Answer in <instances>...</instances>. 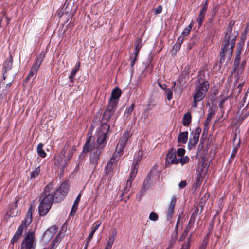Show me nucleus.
I'll use <instances>...</instances> for the list:
<instances>
[{"label":"nucleus","mask_w":249,"mask_h":249,"mask_svg":"<svg viewBox=\"0 0 249 249\" xmlns=\"http://www.w3.org/2000/svg\"><path fill=\"white\" fill-rule=\"evenodd\" d=\"M69 189V184L68 180H65L57 189L59 191L62 192L66 196L67 195Z\"/></svg>","instance_id":"23"},{"label":"nucleus","mask_w":249,"mask_h":249,"mask_svg":"<svg viewBox=\"0 0 249 249\" xmlns=\"http://www.w3.org/2000/svg\"><path fill=\"white\" fill-rule=\"evenodd\" d=\"M203 209V205L202 202H199L198 206L196 208V209L194 210V212L197 213L198 214H200Z\"/></svg>","instance_id":"48"},{"label":"nucleus","mask_w":249,"mask_h":249,"mask_svg":"<svg viewBox=\"0 0 249 249\" xmlns=\"http://www.w3.org/2000/svg\"><path fill=\"white\" fill-rule=\"evenodd\" d=\"M242 49V47L241 46H239L237 47L236 50V56L234 59V66L235 69H237L238 67L239 63L240 62L241 60V50Z\"/></svg>","instance_id":"20"},{"label":"nucleus","mask_w":249,"mask_h":249,"mask_svg":"<svg viewBox=\"0 0 249 249\" xmlns=\"http://www.w3.org/2000/svg\"><path fill=\"white\" fill-rule=\"evenodd\" d=\"M198 42V37L196 34L193 35L191 38L190 39L188 45V49H191L195 44Z\"/></svg>","instance_id":"30"},{"label":"nucleus","mask_w":249,"mask_h":249,"mask_svg":"<svg viewBox=\"0 0 249 249\" xmlns=\"http://www.w3.org/2000/svg\"><path fill=\"white\" fill-rule=\"evenodd\" d=\"M192 120V116L190 113L187 112L185 114L183 117L182 119V124L184 126H188Z\"/></svg>","instance_id":"28"},{"label":"nucleus","mask_w":249,"mask_h":249,"mask_svg":"<svg viewBox=\"0 0 249 249\" xmlns=\"http://www.w3.org/2000/svg\"><path fill=\"white\" fill-rule=\"evenodd\" d=\"M130 137V135L129 132L128 131L126 132L123 134L119 142L125 146L126 144L127 141Z\"/></svg>","instance_id":"34"},{"label":"nucleus","mask_w":249,"mask_h":249,"mask_svg":"<svg viewBox=\"0 0 249 249\" xmlns=\"http://www.w3.org/2000/svg\"><path fill=\"white\" fill-rule=\"evenodd\" d=\"M65 157L57 155L54 158V165L55 166L61 165L64 163Z\"/></svg>","instance_id":"40"},{"label":"nucleus","mask_w":249,"mask_h":249,"mask_svg":"<svg viewBox=\"0 0 249 249\" xmlns=\"http://www.w3.org/2000/svg\"><path fill=\"white\" fill-rule=\"evenodd\" d=\"M149 218L151 221H156L158 219V215L155 213L152 212L150 213Z\"/></svg>","instance_id":"53"},{"label":"nucleus","mask_w":249,"mask_h":249,"mask_svg":"<svg viewBox=\"0 0 249 249\" xmlns=\"http://www.w3.org/2000/svg\"><path fill=\"white\" fill-rule=\"evenodd\" d=\"M205 14L199 12L196 19V22L198 23V27H200L203 22Z\"/></svg>","instance_id":"42"},{"label":"nucleus","mask_w":249,"mask_h":249,"mask_svg":"<svg viewBox=\"0 0 249 249\" xmlns=\"http://www.w3.org/2000/svg\"><path fill=\"white\" fill-rule=\"evenodd\" d=\"M13 61V57L10 53L9 56L7 58L6 60L3 64L2 76L4 80H5L7 76V75L6 74L7 72L12 68Z\"/></svg>","instance_id":"10"},{"label":"nucleus","mask_w":249,"mask_h":249,"mask_svg":"<svg viewBox=\"0 0 249 249\" xmlns=\"http://www.w3.org/2000/svg\"><path fill=\"white\" fill-rule=\"evenodd\" d=\"M202 178H201V174L198 173L197 174L195 178V182L194 184V187L195 189L198 188L202 183Z\"/></svg>","instance_id":"33"},{"label":"nucleus","mask_w":249,"mask_h":249,"mask_svg":"<svg viewBox=\"0 0 249 249\" xmlns=\"http://www.w3.org/2000/svg\"><path fill=\"white\" fill-rule=\"evenodd\" d=\"M81 194L80 193L77 196L74 202V203L72 205L73 207H76V208H78V204H79V203L80 202V199H81Z\"/></svg>","instance_id":"54"},{"label":"nucleus","mask_w":249,"mask_h":249,"mask_svg":"<svg viewBox=\"0 0 249 249\" xmlns=\"http://www.w3.org/2000/svg\"><path fill=\"white\" fill-rule=\"evenodd\" d=\"M190 244L189 243H184L181 245L180 249H189Z\"/></svg>","instance_id":"63"},{"label":"nucleus","mask_w":249,"mask_h":249,"mask_svg":"<svg viewBox=\"0 0 249 249\" xmlns=\"http://www.w3.org/2000/svg\"><path fill=\"white\" fill-rule=\"evenodd\" d=\"M138 55H136V54H132L130 56V59H131V64H130V67L131 69L132 70V71H133V67L135 64L136 61L137 60Z\"/></svg>","instance_id":"50"},{"label":"nucleus","mask_w":249,"mask_h":249,"mask_svg":"<svg viewBox=\"0 0 249 249\" xmlns=\"http://www.w3.org/2000/svg\"><path fill=\"white\" fill-rule=\"evenodd\" d=\"M135 107V103L132 104L130 106H128L126 107L124 116H126V117H128L131 116L132 112L134 110V109Z\"/></svg>","instance_id":"37"},{"label":"nucleus","mask_w":249,"mask_h":249,"mask_svg":"<svg viewBox=\"0 0 249 249\" xmlns=\"http://www.w3.org/2000/svg\"><path fill=\"white\" fill-rule=\"evenodd\" d=\"M209 88V82L207 81H203L196 87L195 90L206 95Z\"/></svg>","instance_id":"15"},{"label":"nucleus","mask_w":249,"mask_h":249,"mask_svg":"<svg viewBox=\"0 0 249 249\" xmlns=\"http://www.w3.org/2000/svg\"><path fill=\"white\" fill-rule=\"evenodd\" d=\"M142 47V39L139 38L135 43V49L132 54L138 55L139 52Z\"/></svg>","instance_id":"25"},{"label":"nucleus","mask_w":249,"mask_h":249,"mask_svg":"<svg viewBox=\"0 0 249 249\" xmlns=\"http://www.w3.org/2000/svg\"><path fill=\"white\" fill-rule=\"evenodd\" d=\"M245 64H246L245 61H242L241 63V64L239 62V64H238V67L237 68V69H235V66H234V63L233 64V68L232 73H233L234 72H235L236 71H237V73L238 74H242V73L244 71Z\"/></svg>","instance_id":"29"},{"label":"nucleus","mask_w":249,"mask_h":249,"mask_svg":"<svg viewBox=\"0 0 249 249\" xmlns=\"http://www.w3.org/2000/svg\"><path fill=\"white\" fill-rule=\"evenodd\" d=\"M66 196L58 189L53 195L50 194L46 195L40 202L38 206V213L40 216H45L52 207L53 202L57 203L62 201Z\"/></svg>","instance_id":"2"},{"label":"nucleus","mask_w":249,"mask_h":249,"mask_svg":"<svg viewBox=\"0 0 249 249\" xmlns=\"http://www.w3.org/2000/svg\"><path fill=\"white\" fill-rule=\"evenodd\" d=\"M150 179V176L148 175L146 179L144 180L142 187L140 191L141 196L139 198H141L142 195L145 193L146 190L148 188L149 186V182Z\"/></svg>","instance_id":"32"},{"label":"nucleus","mask_w":249,"mask_h":249,"mask_svg":"<svg viewBox=\"0 0 249 249\" xmlns=\"http://www.w3.org/2000/svg\"><path fill=\"white\" fill-rule=\"evenodd\" d=\"M114 241V240H113V239L108 238V241L107 242L106 246L112 248V246L113 244Z\"/></svg>","instance_id":"61"},{"label":"nucleus","mask_w":249,"mask_h":249,"mask_svg":"<svg viewBox=\"0 0 249 249\" xmlns=\"http://www.w3.org/2000/svg\"><path fill=\"white\" fill-rule=\"evenodd\" d=\"M80 66V62L77 63L76 65L75 66L74 69L71 71V73L69 77L70 81L71 82H73L74 80V77L75 76L77 71L79 70Z\"/></svg>","instance_id":"27"},{"label":"nucleus","mask_w":249,"mask_h":249,"mask_svg":"<svg viewBox=\"0 0 249 249\" xmlns=\"http://www.w3.org/2000/svg\"><path fill=\"white\" fill-rule=\"evenodd\" d=\"M117 106V103H115V102H111V103L108 102L107 108L103 113L101 122L104 120L107 122L109 121L116 110Z\"/></svg>","instance_id":"7"},{"label":"nucleus","mask_w":249,"mask_h":249,"mask_svg":"<svg viewBox=\"0 0 249 249\" xmlns=\"http://www.w3.org/2000/svg\"><path fill=\"white\" fill-rule=\"evenodd\" d=\"M95 231H94L93 230H92L91 229V231L90 233H89V235L88 237L87 238V240L88 242H90V240L92 238L93 236L94 233L95 232Z\"/></svg>","instance_id":"60"},{"label":"nucleus","mask_w":249,"mask_h":249,"mask_svg":"<svg viewBox=\"0 0 249 249\" xmlns=\"http://www.w3.org/2000/svg\"><path fill=\"white\" fill-rule=\"evenodd\" d=\"M188 137V133L187 131L181 132L179 134L178 137V142L186 144L187 142Z\"/></svg>","instance_id":"21"},{"label":"nucleus","mask_w":249,"mask_h":249,"mask_svg":"<svg viewBox=\"0 0 249 249\" xmlns=\"http://www.w3.org/2000/svg\"><path fill=\"white\" fill-rule=\"evenodd\" d=\"M219 10L218 5H215L212 10V18H213L216 15L217 12Z\"/></svg>","instance_id":"56"},{"label":"nucleus","mask_w":249,"mask_h":249,"mask_svg":"<svg viewBox=\"0 0 249 249\" xmlns=\"http://www.w3.org/2000/svg\"><path fill=\"white\" fill-rule=\"evenodd\" d=\"M162 10V7L161 5H159L155 10V14H159L161 13Z\"/></svg>","instance_id":"59"},{"label":"nucleus","mask_w":249,"mask_h":249,"mask_svg":"<svg viewBox=\"0 0 249 249\" xmlns=\"http://www.w3.org/2000/svg\"><path fill=\"white\" fill-rule=\"evenodd\" d=\"M121 95V91L118 87H115L112 90L110 99L108 102H118V100Z\"/></svg>","instance_id":"16"},{"label":"nucleus","mask_w":249,"mask_h":249,"mask_svg":"<svg viewBox=\"0 0 249 249\" xmlns=\"http://www.w3.org/2000/svg\"><path fill=\"white\" fill-rule=\"evenodd\" d=\"M189 161V159L187 156H182L179 158H178V164L180 163L182 165H184Z\"/></svg>","instance_id":"45"},{"label":"nucleus","mask_w":249,"mask_h":249,"mask_svg":"<svg viewBox=\"0 0 249 249\" xmlns=\"http://www.w3.org/2000/svg\"><path fill=\"white\" fill-rule=\"evenodd\" d=\"M63 237L64 235H61L60 232H59L54 239L50 249H55L59 245V243L61 241V240Z\"/></svg>","instance_id":"24"},{"label":"nucleus","mask_w":249,"mask_h":249,"mask_svg":"<svg viewBox=\"0 0 249 249\" xmlns=\"http://www.w3.org/2000/svg\"><path fill=\"white\" fill-rule=\"evenodd\" d=\"M37 71L38 70L31 67L30 71L28 76L26 77L25 80L26 81H28L32 78H33L34 79L36 76Z\"/></svg>","instance_id":"35"},{"label":"nucleus","mask_w":249,"mask_h":249,"mask_svg":"<svg viewBox=\"0 0 249 249\" xmlns=\"http://www.w3.org/2000/svg\"><path fill=\"white\" fill-rule=\"evenodd\" d=\"M249 31V24H248L246 27L245 28L244 32L241 35V40L243 41H244L247 38V34Z\"/></svg>","instance_id":"47"},{"label":"nucleus","mask_w":249,"mask_h":249,"mask_svg":"<svg viewBox=\"0 0 249 249\" xmlns=\"http://www.w3.org/2000/svg\"><path fill=\"white\" fill-rule=\"evenodd\" d=\"M248 100H249V101H248V103H249V91H247V92L245 93V95H244V98H243V99L242 101H243V102H244V103H245V102H246V100L248 99Z\"/></svg>","instance_id":"64"},{"label":"nucleus","mask_w":249,"mask_h":249,"mask_svg":"<svg viewBox=\"0 0 249 249\" xmlns=\"http://www.w3.org/2000/svg\"><path fill=\"white\" fill-rule=\"evenodd\" d=\"M165 93L167 95V99L168 101H170L173 98V92L171 89L167 88L165 89Z\"/></svg>","instance_id":"51"},{"label":"nucleus","mask_w":249,"mask_h":249,"mask_svg":"<svg viewBox=\"0 0 249 249\" xmlns=\"http://www.w3.org/2000/svg\"><path fill=\"white\" fill-rule=\"evenodd\" d=\"M144 152L142 149H140L136 156L134 158L135 163L138 164L139 162L141 160V159L143 157Z\"/></svg>","instance_id":"38"},{"label":"nucleus","mask_w":249,"mask_h":249,"mask_svg":"<svg viewBox=\"0 0 249 249\" xmlns=\"http://www.w3.org/2000/svg\"><path fill=\"white\" fill-rule=\"evenodd\" d=\"M177 201V197L176 195L172 196L168 208L166 212V218L168 221H170L172 218V215L174 213L175 207Z\"/></svg>","instance_id":"9"},{"label":"nucleus","mask_w":249,"mask_h":249,"mask_svg":"<svg viewBox=\"0 0 249 249\" xmlns=\"http://www.w3.org/2000/svg\"><path fill=\"white\" fill-rule=\"evenodd\" d=\"M185 152V150L183 148H178L176 151V154L179 157H182Z\"/></svg>","instance_id":"57"},{"label":"nucleus","mask_w":249,"mask_h":249,"mask_svg":"<svg viewBox=\"0 0 249 249\" xmlns=\"http://www.w3.org/2000/svg\"><path fill=\"white\" fill-rule=\"evenodd\" d=\"M75 150L76 146L75 145L72 146V147H71V149L69 150L67 156H65L64 161L69 163V161L71 160L72 157H73L74 151Z\"/></svg>","instance_id":"26"},{"label":"nucleus","mask_w":249,"mask_h":249,"mask_svg":"<svg viewBox=\"0 0 249 249\" xmlns=\"http://www.w3.org/2000/svg\"><path fill=\"white\" fill-rule=\"evenodd\" d=\"M206 95L195 90L193 95V103L192 104L191 109L193 108H196L197 107V103L203 100Z\"/></svg>","instance_id":"13"},{"label":"nucleus","mask_w":249,"mask_h":249,"mask_svg":"<svg viewBox=\"0 0 249 249\" xmlns=\"http://www.w3.org/2000/svg\"><path fill=\"white\" fill-rule=\"evenodd\" d=\"M36 242L35 232L32 231H29L22 240L20 249H35Z\"/></svg>","instance_id":"4"},{"label":"nucleus","mask_w":249,"mask_h":249,"mask_svg":"<svg viewBox=\"0 0 249 249\" xmlns=\"http://www.w3.org/2000/svg\"><path fill=\"white\" fill-rule=\"evenodd\" d=\"M201 132V128L197 127L194 131H192L190 133V136L188 143V147L189 149H192L196 147L198 142Z\"/></svg>","instance_id":"6"},{"label":"nucleus","mask_w":249,"mask_h":249,"mask_svg":"<svg viewBox=\"0 0 249 249\" xmlns=\"http://www.w3.org/2000/svg\"><path fill=\"white\" fill-rule=\"evenodd\" d=\"M236 153V150L235 149H234L232 151V153H231V155L230 158V159L229 160V162L230 163H231L232 162L233 160V159H234V157L235 156Z\"/></svg>","instance_id":"58"},{"label":"nucleus","mask_w":249,"mask_h":249,"mask_svg":"<svg viewBox=\"0 0 249 249\" xmlns=\"http://www.w3.org/2000/svg\"><path fill=\"white\" fill-rule=\"evenodd\" d=\"M43 144L42 143H40L38 144L37 146V152L38 155L42 157L45 158L46 156V153L43 149Z\"/></svg>","instance_id":"36"},{"label":"nucleus","mask_w":249,"mask_h":249,"mask_svg":"<svg viewBox=\"0 0 249 249\" xmlns=\"http://www.w3.org/2000/svg\"><path fill=\"white\" fill-rule=\"evenodd\" d=\"M69 145H70V143L68 141H67L66 142L63 149L58 155L61 157H65V153L69 148Z\"/></svg>","instance_id":"46"},{"label":"nucleus","mask_w":249,"mask_h":249,"mask_svg":"<svg viewBox=\"0 0 249 249\" xmlns=\"http://www.w3.org/2000/svg\"><path fill=\"white\" fill-rule=\"evenodd\" d=\"M69 163L64 161V163L61 165H58L56 167L59 168L60 172L61 174H63L65 168L68 165Z\"/></svg>","instance_id":"52"},{"label":"nucleus","mask_w":249,"mask_h":249,"mask_svg":"<svg viewBox=\"0 0 249 249\" xmlns=\"http://www.w3.org/2000/svg\"><path fill=\"white\" fill-rule=\"evenodd\" d=\"M73 2L72 0H66L62 8V14L65 13H68L69 12L72 8V4Z\"/></svg>","instance_id":"22"},{"label":"nucleus","mask_w":249,"mask_h":249,"mask_svg":"<svg viewBox=\"0 0 249 249\" xmlns=\"http://www.w3.org/2000/svg\"><path fill=\"white\" fill-rule=\"evenodd\" d=\"M113 161L109 160L106 166L105 172L106 174H108L112 169Z\"/></svg>","instance_id":"49"},{"label":"nucleus","mask_w":249,"mask_h":249,"mask_svg":"<svg viewBox=\"0 0 249 249\" xmlns=\"http://www.w3.org/2000/svg\"><path fill=\"white\" fill-rule=\"evenodd\" d=\"M53 187V183L52 182H50L44 188V190L42 193V196H43L44 197L46 195H48V194H49V192L52 190Z\"/></svg>","instance_id":"39"},{"label":"nucleus","mask_w":249,"mask_h":249,"mask_svg":"<svg viewBox=\"0 0 249 249\" xmlns=\"http://www.w3.org/2000/svg\"><path fill=\"white\" fill-rule=\"evenodd\" d=\"M32 207L31 206L27 213L26 219L22 222L20 225H22L23 227H26L32 222Z\"/></svg>","instance_id":"18"},{"label":"nucleus","mask_w":249,"mask_h":249,"mask_svg":"<svg viewBox=\"0 0 249 249\" xmlns=\"http://www.w3.org/2000/svg\"><path fill=\"white\" fill-rule=\"evenodd\" d=\"M23 229L24 227H23L22 225H20L18 227L13 238L11 240V244L14 245L15 243L18 240L22 235Z\"/></svg>","instance_id":"19"},{"label":"nucleus","mask_w":249,"mask_h":249,"mask_svg":"<svg viewBox=\"0 0 249 249\" xmlns=\"http://www.w3.org/2000/svg\"><path fill=\"white\" fill-rule=\"evenodd\" d=\"M178 159L176 157V150L172 148L168 150L165 159V166L167 167L170 166L171 164H178Z\"/></svg>","instance_id":"8"},{"label":"nucleus","mask_w":249,"mask_h":249,"mask_svg":"<svg viewBox=\"0 0 249 249\" xmlns=\"http://www.w3.org/2000/svg\"><path fill=\"white\" fill-rule=\"evenodd\" d=\"M95 145L93 143L92 136H88L86 138L82 149V152L84 153H87L93 150V151L90 153L89 160L90 164L93 165L94 167L97 165L100 155L106 145L105 144L100 145L96 143V147L95 149H94L93 147L95 146Z\"/></svg>","instance_id":"3"},{"label":"nucleus","mask_w":249,"mask_h":249,"mask_svg":"<svg viewBox=\"0 0 249 249\" xmlns=\"http://www.w3.org/2000/svg\"><path fill=\"white\" fill-rule=\"evenodd\" d=\"M138 172V164H136L135 163H134L133 164V167L131 168V171L130 173V176L129 178H130L129 179L133 180L135 178L136 174Z\"/></svg>","instance_id":"31"},{"label":"nucleus","mask_w":249,"mask_h":249,"mask_svg":"<svg viewBox=\"0 0 249 249\" xmlns=\"http://www.w3.org/2000/svg\"><path fill=\"white\" fill-rule=\"evenodd\" d=\"M45 56V53L44 51H41V53L38 54L36 59L35 64L32 66V68H35L38 70Z\"/></svg>","instance_id":"17"},{"label":"nucleus","mask_w":249,"mask_h":249,"mask_svg":"<svg viewBox=\"0 0 249 249\" xmlns=\"http://www.w3.org/2000/svg\"><path fill=\"white\" fill-rule=\"evenodd\" d=\"M94 224H95V225L94 226L92 227L91 228V229L92 230H93L94 231H96L98 229V228L99 227L100 225L101 224V222L96 221V222H95Z\"/></svg>","instance_id":"62"},{"label":"nucleus","mask_w":249,"mask_h":249,"mask_svg":"<svg viewBox=\"0 0 249 249\" xmlns=\"http://www.w3.org/2000/svg\"><path fill=\"white\" fill-rule=\"evenodd\" d=\"M124 145L122 144L121 143L118 142L116 147L115 151L117 152V153L120 154L124 149Z\"/></svg>","instance_id":"55"},{"label":"nucleus","mask_w":249,"mask_h":249,"mask_svg":"<svg viewBox=\"0 0 249 249\" xmlns=\"http://www.w3.org/2000/svg\"><path fill=\"white\" fill-rule=\"evenodd\" d=\"M40 172V167L38 166L34 170H33L30 175V178L33 179L35 178H36L39 174Z\"/></svg>","instance_id":"44"},{"label":"nucleus","mask_w":249,"mask_h":249,"mask_svg":"<svg viewBox=\"0 0 249 249\" xmlns=\"http://www.w3.org/2000/svg\"><path fill=\"white\" fill-rule=\"evenodd\" d=\"M58 227L56 225H53L50 227L43 233V237L46 240H50L57 232Z\"/></svg>","instance_id":"12"},{"label":"nucleus","mask_w":249,"mask_h":249,"mask_svg":"<svg viewBox=\"0 0 249 249\" xmlns=\"http://www.w3.org/2000/svg\"><path fill=\"white\" fill-rule=\"evenodd\" d=\"M132 182V180L127 179V182H126V186L124 189L123 192L121 195V197H122V196L124 194L127 193L128 192V191L129 190L130 188L131 187Z\"/></svg>","instance_id":"41"},{"label":"nucleus","mask_w":249,"mask_h":249,"mask_svg":"<svg viewBox=\"0 0 249 249\" xmlns=\"http://www.w3.org/2000/svg\"><path fill=\"white\" fill-rule=\"evenodd\" d=\"M208 112L207 118L204 122L203 134L208 132L212 118L215 114V110H213L212 108H210Z\"/></svg>","instance_id":"11"},{"label":"nucleus","mask_w":249,"mask_h":249,"mask_svg":"<svg viewBox=\"0 0 249 249\" xmlns=\"http://www.w3.org/2000/svg\"><path fill=\"white\" fill-rule=\"evenodd\" d=\"M209 88V82L207 81H203L196 87L195 90L206 95Z\"/></svg>","instance_id":"14"},{"label":"nucleus","mask_w":249,"mask_h":249,"mask_svg":"<svg viewBox=\"0 0 249 249\" xmlns=\"http://www.w3.org/2000/svg\"><path fill=\"white\" fill-rule=\"evenodd\" d=\"M193 22H192L190 25H189L183 30L180 36H182L184 37L190 33L193 26Z\"/></svg>","instance_id":"43"},{"label":"nucleus","mask_w":249,"mask_h":249,"mask_svg":"<svg viewBox=\"0 0 249 249\" xmlns=\"http://www.w3.org/2000/svg\"><path fill=\"white\" fill-rule=\"evenodd\" d=\"M234 25V22H230L228 25L226 32L225 33L219 54V63L220 64H222L224 62L226 54L227 55V63L231 60L232 56L233 48L236 38L238 36V32L232 33V27Z\"/></svg>","instance_id":"1"},{"label":"nucleus","mask_w":249,"mask_h":249,"mask_svg":"<svg viewBox=\"0 0 249 249\" xmlns=\"http://www.w3.org/2000/svg\"><path fill=\"white\" fill-rule=\"evenodd\" d=\"M109 129L110 126L106 121L101 124L98 129L97 135L96 143L97 144L102 145L103 144L106 145V141Z\"/></svg>","instance_id":"5"}]
</instances>
